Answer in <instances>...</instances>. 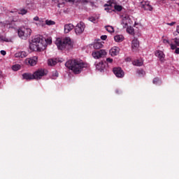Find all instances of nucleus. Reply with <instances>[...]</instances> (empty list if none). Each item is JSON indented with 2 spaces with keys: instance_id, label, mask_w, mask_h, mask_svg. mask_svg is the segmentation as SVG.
Returning <instances> with one entry per match:
<instances>
[{
  "instance_id": "nucleus-6",
  "label": "nucleus",
  "mask_w": 179,
  "mask_h": 179,
  "mask_svg": "<svg viewBox=\"0 0 179 179\" xmlns=\"http://www.w3.org/2000/svg\"><path fill=\"white\" fill-rule=\"evenodd\" d=\"M34 79L36 80H40L43 76H45L47 75V70L44 69H38L34 73Z\"/></svg>"
},
{
  "instance_id": "nucleus-37",
  "label": "nucleus",
  "mask_w": 179,
  "mask_h": 179,
  "mask_svg": "<svg viewBox=\"0 0 179 179\" xmlns=\"http://www.w3.org/2000/svg\"><path fill=\"white\" fill-rule=\"evenodd\" d=\"M15 58H22V52H18L15 54Z\"/></svg>"
},
{
  "instance_id": "nucleus-10",
  "label": "nucleus",
  "mask_w": 179,
  "mask_h": 179,
  "mask_svg": "<svg viewBox=\"0 0 179 179\" xmlns=\"http://www.w3.org/2000/svg\"><path fill=\"white\" fill-rule=\"evenodd\" d=\"M113 72L116 78H124L125 73L121 67H115L113 69Z\"/></svg>"
},
{
  "instance_id": "nucleus-36",
  "label": "nucleus",
  "mask_w": 179,
  "mask_h": 179,
  "mask_svg": "<svg viewBox=\"0 0 179 179\" xmlns=\"http://www.w3.org/2000/svg\"><path fill=\"white\" fill-rule=\"evenodd\" d=\"M27 57V52L25 51H22L21 52V58H26Z\"/></svg>"
},
{
  "instance_id": "nucleus-41",
  "label": "nucleus",
  "mask_w": 179,
  "mask_h": 179,
  "mask_svg": "<svg viewBox=\"0 0 179 179\" xmlns=\"http://www.w3.org/2000/svg\"><path fill=\"white\" fill-rule=\"evenodd\" d=\"M34 20H35V22H38V20H40V18L38 17V16H36L34 17Z\"/></svg>"
},
{
  "instance_id": "nucleus-7",
  "label": "nucleus",
  "mask_w": 179,
  "mask_h": 179,
  "mask_svg": "<svg viewBox=\"0 0 179 179\" xmlns=\"http://www.w3.org/2000/svg\"><path fill=\"white\" fill-rule=\"evenodd\" d=\"M107 55V52L105 50H95L92 52V57L95 59H99V58H104Z\"/></svg>"
},
{
  "instance_id": "nucleus-48",
  "label": "nucleus",
  "mask_w": 179,
  "mask_h": 179,
  "mask_svg": "<svg viewBox=\"0 0 179 179\" xmlns=\"http://www.w3.org/2000/svg\"><path fill=\"white\" fill-rule=\"evenodd\" d=\"M1 73L0 72V76H1Z\"/></svg>"
},
{
  "instance_id": "nucleus-34",
  "label": "nucleus",
  "mask_w": 179,
  "mask_h": 179,
  "mask_svg": "<svg viewBox=\"0 0 179 179\" xmlns=\"http://www.w3.org/2000/svg\"><path fill=\"white\" fill-rule=\"evenodd\" d=\"M137 73L138 75H139L140 76H143V75H145V71L141 69V70H138L137 71Z\"/></svg>"
},
{
  "instance_id": "nucleus-43",
  "label": "nucleus",
  "mask_w": 179,
  "mask_h": 179,
  "mask_svg": "<svg viewBox=\"0 0 179 179\" xmlns=\"http://www.w3.org/2000/svg\"><path fill=\"white\" fill-rule=\"evenodd\" d=\"M169 26H174L176 24V22H172L171 23H168Z\"/></svg>"
},
{
  "instance_id": "nucleus-22",
  "label": "nucleus",
  "mask_w": 179,
  "mask_h": 179,
  "mask_svg": "<svg viewBox=\"0 0 179 179\" xmlns=\"http://www.w3.org/2000/svg\"><path fill=\"white\" fill-rule=\"evenodd\" d=\"M133 65L135 66H142V65H143V62L141 59H136L133 62Z\"/></svg>"
},
{
  "instance_id": "nucleus-5",
  "label": "nucleus",
  "mask_w": 179,
  "mask_h": 179,
  "mask_svg": "<svg viewBox=\"0 0 179 179\" xmlns=\"http://www.w3.org/2000/svg\"><path fill=\"white\" fill-rule=\"evenodd\" d=\"M17 34L20 38L27 40L28 37L31 35V29L30 28L21 27L18 29Z\"/></svg>"
},
{
  "instance_id": "nucleus-16",
  "label": "nucleus",
  "mask_w": 179,
  "mask_h": 179,
  "mask_svg": "<svg viewBox=\"0 0 179 179\" xmlns=\"http://www.w3.org/2000/svg\"><path fill=\"white\" fill-rule=\"evenodd\" d=\"M22 78L26 80H33V79H34V76L30 73H24L22 74Z\"/></svg>"
},
{
  "instance_id": "nucleus-25",
  "label": "nucleus",
  "mask_w": 179,
  "mask_h": 179,
  "mask_svg": "<svg viewBox=\"0 0 179 179\" xmlns=\"http://www.w3.org/2000/svg\"><path fill=\"white\" fill-rule=\"evenodd\" d=\"M106 30L108 31V33H114V27L112 26L108 25L105 27Z\"/></svg>"
},
{
  "instance_id": "nucleus-2",
  "label": "nucleus",
  "mask_w": 179,
  "mask_h": 179,
  "mask_svg": "<svg viewBox=\"0 0 179 179\" xmlns=\"http://www.w3.org/2000/svg\"><path fill=\"white\" fill-rule=\"evenodd\" d=\"M29 48L31 51H43L45 48V38L41 35L35 36L29 44Z\"/></svg>"
},
{
  "instance_id": "nucleus-38",
  "label": "nucleus",
  "mask_w": 179,
  "mask_h": 179,
  "mask_svg": "<svg viewBox=\"0 0 179 179\" xmlns=\"http://www.w3.org/2000/svg\"><path fill=\"white\" fill-rule=\"evenodd\" d=\"M113 59L108 57L106 59V64H113Z\"/></svg>"
},
{
  "instance_id": "nucleus-19",
  "label": "nucleus",
  "mask_w": 179,
  "mask_h": 179,
  "mask_svg": "<svg viewBox=\"0 0 179 179\" xmlns=\"http://www.w3.org/2000/svg\"><path fill=\"white\" fill-rule=\"evenodd\" d=\"M96 68L97 71H99L100 72H103L104 71V69L106 68V65L103 62H100L97 64H96Z\"/></svg>"
},
{
  "instance_id": "nucleus-4",
  "label": "nucleus",
  "mask_w": 179,
  "mask_h": 179,
  "mask_svg": "<svg viewBox=\"0 0 179 179\" xmlns=\"http://www.w3.org/2000/svg\"><path fill=\"white\" fill-rule=\"evenodd\" d=\"M55 3H57L58 8H64L65 6V1L67 2H73L77 3V2H79L80 3H83L84 5H86V3H90L91 6H94V3L91 0H52Z\"/></svg>"
},
{
  "instance_id": "nucleus-47",
  "label": "nucleus",
  "mask_w": 179,
  "mask_h": 179,
  "mask_svg": "<svg viewBox=\"0 0 179 179\" xmlns=\"http://www.w3.org/2000/svg\"><path fill=\"white\" fill-rule=\"evenodd\" d=\"M39 22H42V20H39Z\"/></svg>"
},
{
  "instance_id": "nucleus-42",
  "label": "nucleus",
  "mask_w": 179,
  "mask_h": 179,
  "mask_svg": "<svg viewBox=\"0 0 179 179\" xmlns=\"http://www.w3.org/2000/svg\"><path fill=\"white\" fill-rule=\"evenodd\" d=\"M1 55H6V51H5V50H1Z\"/></svg>"
},
{
  "instance_id": "nucleus-40",
  "label": "nucleus",
  "mask_w": 179,
  "mask_h": 179,
  "mask_svg": "<svg viewBox=\"0 0 179 179\" xmlns=\"http://www.w3.org/2000/svg\"><path fill=\"white\" fill-rule=\"evenodd\" d=\"M101 38L102 40H107V35H102V36H101Z\"/></svg>"
},
{
  "instance_id": "nucleus-18",
  "label": "nucleus",
  "mask_w": 179,
  "mask_h": 179,
  "mask_svg": "<svg viewBox=\"0 0 179 179\" xmlns=\"http://www.w3.org/2000/svg\"><path fill=\"white\" fill-rule=\"evenodd\" d=\"M75 27L72 24H66L64 25V33L67 34V33H69V31H71V30H73V28Z\"/></svg>"
},
{
  "instance_id": "nucleus-33",
  "label": "nucleus",
  "mask_w": 179,
  "mask_h": 179,
  "mask_svg": "<svg viewBox=\"0 0 179 179\" xmlns=\"http://www.w3.org/2000/svg\"><path fill=\"white\" fill-rule=\"evenodd\" d=\"M173 41V43H175V45H176V47H179V38H174Z\"/></svg>"
},
{
  "instance_id": "nucleus-45",
  "label": "nucleus",
  "mask_w": 179,
  "mask_h": 179,
  "mask_svg": "<svg viewBox=\"0 0 179 179\" xmlns=\"http://www.w3.org/2000/svg\"><path fill=\"white\" fill-rule=\"evenodd\" d=\"M90 20L91 22H93V20H94V18H90Z\"/></svg>"
},
{
  "instance_id": "nucleus-31",
  "label": "nucleus",
  "mask_w": 179,
  "mask_h": 179,
  "mask_svg": "<svg viewBox=\"0 0 179 179\" xmlns=\"http://www.w3.org/2000/svg\"><path fill=\"white\" fill-rule=\"evenodd\" d=\"M45 24H47L48 26H52L55 24V22L47 20H45Z\"/></svg>"
},
{
  "instance_id": "nucleus-32",
  "label": "nucleus",
  "mask_w": 179,
  "mask_h": 179,
  "mask_svg": "<svg viewBox=\"0 0 179 179\" xmlns=\"http://www.w3.org/2000/svg\"><path fill=\"white\" fill-rule=\"evenodd\" d=\"M52 39L51 38H48L47 39L45 38V45L46 44H52Z\"/></svg>"
},
{
  "instance_id": "nucleus-14",
  "label": "nucleus",
  "mask_w": 179,
  "mask_h": 179,
  "mask_svg": "<svg viewBox=\"0 0 179 179\" xmlns=\"http://www.w3.org/2000/svg\"><path fill=\"white\" fill-rule=\"evenodd\" d=\"M104 9L106 12L111 13L113 12V8H114V3L113 2H108V3L104 4Z\"/></svg>"
},
{
  "instance_id": "nucleus-26",
  "label": "nucleus",
  "mask_w": 179,
  "mask_h": 179,
  "mask_svg": "<svg viewBox=\"0 0 179 179\" xmlns=\"http://www.w3.org/2000/svg\"><path fill=\"white\" fill-rule=\"evenodd\" d=\"M20 68H21L20 64H15L12 66L13 71H15V72L19 71Z\"/></svg>"
},
{
  "instance_id": "nucleus-30",
  "label": "nucleus",
  "mask_w": 179,
  "mask_h": 179,
  "mask_svg": "<svg viewBox=\"0 0 179 179\" xmlns=\"http://www.w3.org/2000/svg\"><path fill=\"white\" fill-rule=\"evenodd\" d=\"M113 8H115V9L118 12H121L122 10V6L115 5V3L113 5Z\"/></svg>"
},
{
  "instance_id": "nucleus-23",
  "label": "nucleus",
  "mask_w": 179,
  "mask_h": 179,
  "mask_svg": "<svg viewBox=\"0 0 179 179\" xmlns=\"http://www.w3.org/2000/svg\"><path fill=\"white\" fill-rule=\"evenodd\" d=\"M114 40L117 43H120V42L122 41V40H124V36L122 35H116L114 37Z\"/></svg>"
},
{
  "instance_id": "nucleus-24",
  "label": "nucleus",
  "mask_w": 179,
  "mask_h": 179,
  "mask_svg": "<svg viewBox=\"0 0 179 179\" xmlns=\"http://www.w3.org/2000/svg\"><path fill=\"white\" fill-rule=\"evenodd\" d=\"M170 46L172 50H175V54H179V48H177V45L171 43Z\"/></svg>"
},
{
  "instance_id": "nucleus-11",
  "label": "nucleus",
  "mask_w": 179,
  "mask_h": 179,
  "mask_svg": "<svg viewBox=\"0 0 179 179\" xmlns=\"http://www.w3.org/2000/svg\"><path fill=\"white\" fill-rule=\"evenodd\" d=\"M141 8L145 9V10H153V7L150 5V1H142L141 2Z\"/></svg>"
},
{
  "instance_id": "nucleus-46",
  "label": "nucleus",
  "mask_w": 179,
  "mask_h": 179,
  "mask_svg": "<svg viewBox=\"0 0 179 179\" xmlns=\"http://www.w3.org/2000/svg\"><path fill=\"white\" fill-rule=\"evenodd\" d=\"M127 26H128V24H127V23H125V27H127Z\"/></svg>"
},
{
  "instance_id": "nucleus-29",
  "label": "nucleus",
  "mask_w": 179,
  "mask_h": 179,
  "mask_svg": "<svg viewBox=\"0 0 179 179\" xmlns=\"http://www.w3.org/2000/svg\"><path fill=\"white\" fill-rule=\"evenodd\" d=\"M127 31L129 33V34H134L135 33V30L132 27H127Z\"/></svg>"
},
{
  "instance_id": "nucleus-35",
  "label": "nucleus",
  "mask_w": 179,
  "mask_h": 179,
  "mask_svg": "<svg viewBox=\"0 0 179 179\" xmlns=\"http://www.w3.org/2000/svg\"><path fill=\"white\" fill-rule=\"evenodd\" d=\"M159 78H155L154 79H153V80H152V83L154 84V85H157V83H159Z\"/></svg>"
},
{
  "instance_id": "nucleus-3",
  "label": "nucleus",
  "mask_w": 179,
  "mask_h": 179,
  "mask_svg": "<svg viewBox=\"0 0 179 179\" xmlns=\"http://www.w3.org/2000/svg\"><path fill=\"white\" fill-rule=\"evenodd\" d=\"M55 44L58 50H61V51H63L64 50H72V48L73 47L72 41L69 37H66L64 38H57L55 41Z\"/></svg>"
},
{
  "instance_id": "nucleus-9",
  "label": "nucleus",
  "mask_w": 179,
  "mask_h": 179,
  "mask_svg": "<svg viewBox=\"0 0 179 179\" xmlns=\"http://www.w3.org/2000/svg\"><path fill=\"white\" fill-rule=\"evenodd\" d=\"M85 31V23L83 22H80V23L77 24V25L75 27V33L76 34L80 35L82 33Z\"/></svg>"
},
{
  "instance_id": "nucleus-27",
  "label": "nucleus",
  "mask_w": 179,
  "mask_h": 179,
  "mask_svg": "<svg viewBox=\"0 0 179 179\" xmlns=\"http://www.w3.org/2000/svg\"><path fill=\"white\" fill-rule=\"evenodd\" d=\"M27 7L28 9H35L36 8V4L34 3H27Z\"/></svg>"
},
{
  "instance_id": "nucleus-39",
  "label": "nucleus",
  "mask_w": 179,
  "mask_h": 179,
  "mask_svg": "<svg viewBox=\"0 0 179 179\" xmlns=\"http://www.w3.org/2000/svg\"><path fill=\"white\" fill-rule=\"evenodd\" d=\"M163 43H164V44H166V43L169 44V45H170V44H171V43H170V41H169V40H167V39H164Z\"/></svg>"
},
{
  "instance_id": "nucleus-13",
  "label": "nucleus",
  "mask_w": 179,
  "mask_h": 179,
  "mask_svg": "<svg viewBox=\"0 0 179 179\" xmlns=\"http://www.w3.org/2000/svg\"><path fill=\"white\" fill-rule=\"evenodd\" d=\"M109 52L111 57H116V55H118V54H120V48L114 46L110 50Z\"/></svg>"
},
{
  "instance_id": "nucleus-1",
  "label": "nucleus",
  "mask_w": 179,
  "mask_h": 179,
  "mask_svg": "<svg viewBox=\"0 0 179 179\" xmlns=\"http://www.w3.org/2000/svg\"><path fill=\"white\" fill-rule=\"evenodd\" d=\"M65 66L71 69L75 75H79L83 71V68H86V64L78 59H69L65 64Z\"/></svg>"
},
{
  "instance_id": "nucleus-28",
  "label": "nucleus",
  "mask_w": 179,
  "mask_h": 179,
  "mask_svg": "<svg viewBox=\"0 0 179 179\" xmlns=\"http://www.w3.org/2000/svg\"><path fill=\"white\" fill-rule=\"evenodd\" d=\"M26 13H27V10L24 9V8H20L18 11V14L19 15H26Z\"/></svg>"
},
{
  "instance_id": "nucleus-12",
  "label": "nucleus",
  "mask_w": 179,
  "mask_h": 179,
  "mask_svg": "<svg viewBox=\"0 0 179 179\" xmlns=\"http://www.w3.org/2000/svg\"><path fill=\"white\" fill-rule=\"evenodd\" d=\"M155 56H157V58H159L160 62H164V57H166V55H164L163 51H162V50H157L155 52Z\"/></svg>"
},
{
  "instance_id": "nucleus-20",
  "label": "nucleus",
  "mask_w": 179,
  "mask_h": 179,
  "mask_svg": "<svg viewBox=\"0 0 179 179\" xmlns=\"http://www.w3.org/2000/svg\"><path fill=\"white\" fill-rule=\"evenodd\" d=\"M131 47L133 50H136V48H139V41L137 38L133 39L131 42Z\"/></svg>"
},
{
  "instance_id": "nucleus-21",
  "label": "nucleus",
  "mask_w": 179,
  "mask_h": 179,
  "mask_svg": "<svg viewBox=\"0 0 179 179\" xmlns=\"http://www.w3.org/2000/svg\"><path fill=\"white\" fill-rule=\"evenodd\" d=\"M57 62H58V60L57 59H49L48 64L50 66H54L55 65H57Z\"/></svg>"
},
{
  "instance_id": "nucleus-8",
  "label": "nucleus",
  "mask_w": 179,
  "mask_h": 179,
  "mask_svg": "<svg viewBox=\"0 0 179 179\" xmlns=\"http://www.w3.org/2000/svg\"><path fill=\"white\" fill-rule=\"evenodd\" d=\"M0 24H1V27H8V29H16L17 27L15 20L1 22Z\"/></svg>"
},
{
  "instance_id": "nucleus-15",
  "label": "nucleus",
  "mask_w": 179,
  "mask_h": 179,
  "mask_svg": "<svg viewBox=\"0 0 179 179\" xmlns=\"http://www.w3.org/2000/svg\"><path fill=\"white\" fill-rule=\"evenodd\" d=\"M26 64L30 66H34L37 64V57L27 59Z\"/></svg>"
},
{
  "instance_id": "nucleus-17",
  "label": "nucleus",
  "mask_w": 179,
  "mask_h": 179,
  "mask_svg": "<svg viewBox=\"0 0 179 179\" xmlns=\"http://www.w3.org/2000/svg\"><path fill=\"white\" fill-rule=\"evenodd\" d=\"M100 39L97 40V42H95L93 45V48L94 50H100V48H103V44H104V42H99Z\"/></svg>"
},
{
  "instance_id": "nucleus-44",
  "label": "nucleus",
  "mask_w": 179,
  "mask_h": 179,
  "mask_svg": "<svg viewBox=\"0 0 179 179\" xmlns=\"http://www.w3.org/2000/svg\"><path fill=\"white\" fill-rule=\"evenodd\" d=\"M176 31H177V33H178V34H179V25L177 26V27H176Z\"/></svg>"
}]
</instances>
